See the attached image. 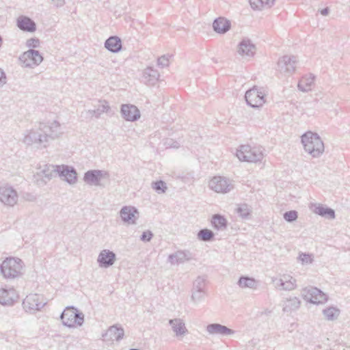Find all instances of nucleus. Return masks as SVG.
<instances>
[{"label": "nucleus", "mask_w": 350, "mask_h": 350, "mask_svg": "<svg viewBox=\"0 0 350 350\" xmlns=\"http://www.w3.org/2000/svg\"><path fill=\"white\" fill-rule=\"evenodd\" d=\"M62 134L61 125L56 121L40 123L38 128L27 131L23 142L27 146H36L38 148H46L49 142Z\"/></svg>", "instance_id": "obj_1"}, {"label": "nucleus", "mask_w": 350, "mask_h": 350, "mask_svg": "<svg viewBox=\"0 0 350 350\" xmlns=\"http://www.w3.org/2000/svg\"><path fill=\"white\" fill-rule=\"evenodd\" d=\"M301 142L305 152L312 158H319L324 152V144L320 136L316 133L306 132L301 137Z\"/></svg>", "instance_id": "obj_2"}, {"label": "nucleus", "mask_w": 350, "mask_h": 350, "mask_svg": "<svg viewBox=\"0 0 350 350\" xmlns=\"http://www.w3.org/2000/svg\"><path fill=\"white\" fill-rule=\"evenodd\" d=\"M24 264L21 259L6 258L0 265L1 273L6 279H14L23 274Z\"/></svg>", "instance_id": "obj_3"}, {"label": "nucleus", "mask_w": 350, "mask_h": 350, "mask_svg": "<svg viewBox=\"0 0 350 350\" xmlns=\"http://www.w3.org/2000/svg\"><path fill=\"white\" fill-rule=\"evenodd\" d=\"M236 156L241 161L260 162L264 158L263 148L262 147H252L250 145H241L237 149Z\"/></svg>", "instance_id": "obj_4"}, {"label": "nucleus", "mask_w": 350, "mask_h": 350, "mask_svg": "<svg viewBox=\"0 0 350 350\" xmlns=\"http://www.w3.org/2000/svg\"><path fill=\"white\" fill-rule=\"evenodd\" d=\"M60 319L62 324L68 327L81 326L84 322V314L74 306H68L62 312Z\"/></svg>", "instance_id": "obj_5"}, {"label": "nucleus", "mask_w": 350, "mask_h": 350, "mask_svg": "<svg viewBox=\"0 0 350 350\" xmlns=\"http://www.w3.org/2000/svg\"><path fill=\"white\" fill-rule=\"evenodd\" d=\"M267 95V91L264 88L254 86L245 92V98L248 105L258 108L265 103Z\"/></svg>", "instance_id": "obj_6"}, {"label": "nucleus", "mask_w": 350, "mask_h": 350, "mask_svg": "<svg viewBox=\"0 0 350 350\" xmlns=\"http://www.w3.org/2000/svg\"><path fill=\"white\" fill-rule=\"evenodd\" d=\"M301 295L304 300L314 304H323L327 301V295L314 286H308L303 288Z\"/></svg>", "instance_id": "obj_7"}, {"label": "nucleus", "mask_w": 350, "mask_h": 350, "mask_svg": "<svg viewBox=\"0 0 350 350\" xmlns=\"http://www.w3.org/2000/svg\"><path fill=\"white\" fill-rule=\"evenodd\" d=\"M209 188L216 193H226L234 188L232 181L224 176H214L208 183Z\"/></svg>", "instance_id": "obj_8"}, {"label": "nucleus", "mask_w": 350, "mask_h": 350, "mask_svg": "<svg viewBox=\"0 0 350 350\" xmlns=\"http://www.w3.org/2000/svg\"><path fill=\"white\" fill-rule=\"evenodd\" d=\"M108 172L100 170H91L87 171L83 176L84 182L91 186L104 187L102 180L109 179Z\"/></svg>", "instance_id": "obj_9"}, {"label": "nucleus", "mask_w": 350, "mask_h": 350, "mask_svg": "<svg viewBox=\"0 0 350 350\" xmlns=\"http://www.w3.org/2000/svg\"><path fill=\"white\" fill-rule=\"evenodd\" d=\"M19 60L22 66L25 68H33L41 64L43 61V57L38 51L29 49L24 52L19 57Z\"/></svg>", "instance_id": "obj_10"}, {"label": "nucleus", "mask_w": 350, "mask_h": 350, "mask_svg": "<svg viewBox=\"0 0 350 350\" xmlns=\"http://www.w3.org/2000/svg\"><path fill=\"white\" fill-rule=\"evenodd\" d=\"M297 63L295 56L284 55L278 59V70L284 75H292L295 71Z\"/></svg>", "instance_id": "obj_11"}, {"label": "nucleus", "mask_w": 350, "mask_h": 350, "mask_svg": "<svg viewBox=\"0 0 350 350\" xmlns=\"http://www.w3.org/2000/svg\"><path fill=\"white\" fill-rule=\"evenodd\" d=\"M275 287L280 291H293L297 288V280L289 274H283L280 278H273L271 280Z\"/></svg>", "instance_id": "obj_12"}, {"label": "nucleus", "mask_w": 350, "mask_h": 350, "mask_svg": "<svg viewBox=\"0 0 350 350\" xmlns=\"http://www.w3.org/2000/svg\"><path fill=\"white\" fill-rule=\"evenodd\" d=\"M18 201V194L9 185L0 186V202L7 206H13Z\"/></svg>", "instance_id": "obj_13"}, {"label": "nucleus", "mask_w": 350, "mask_h": 350, "mask_svg": "<svg viewBox=\"0 0 350 350\" xmlns=\"http://www.w3.org/2000/svg\"><path fill=\"white\" fill-rule=\"evenodd\" d=\"M44 304L42 297L38 294H29L23 301L24 309L29 312L39 310Z\"/></svg>", "instance_id": "obj_14"}, {"label": "nucleus", "mask_w": 350, "mask_h": 350, "mask_svg": "<svg viewBox=\"0 0 350 350\" xmlns=\"http://www.w3.org/2000/svg\"><path fill=\"white\" fill-rule=\"evenodd\" d=\"M120 113L126 121L129 122L137 121L141 116L139 109L131 104H122L120 108Z\"/></svg>", "instance_id": "obj_15"}, {"label": "nucleus", "mask_w": 350, "mask_h": 350, "mask_svg": "<svg viewBox=\"0 0 350 350\" xmlns=\"http://www.w3.org/2000/svg\"><path fill=\"white\" fill-rule=\"evenodd\" d=\"M57 174L59 177L70 185H73L77 182V172L74 167L68 165H57Z\"/></svg>", "instance_id": "obj_16"}, {"label": "nucleus", "mask_w": 350, "mask_h": 350, "mask_svg": "<svg viewBox=\"0 0 350 350\" xmlns=\"http://www.w3.org/2000/svg\"><path fill=\"white\" fill-rule=\"evenodd\" d=\"M256 46L248 38H243L238 45V53L243 58H251L256 53Z\"/></svg>", "instance_id": "obj_17"}, {"label": "nucleus", "mask_w": 350, "mask_h": 350, "mask_svg": "<svg viewBox=\"0 0 350 350\" xmlns=\"http://www.w3.org/2000/svg\"><path fill=\"white\" fill-rule=\"evenodd\" d=\"M116 260V254L106 249L101 250L97 258V262L101 268H108L112 266Z\"/></svg>", "instance_id": "obj_18"}, {"label": "nucleus", "mask_w": 350, "mask_h": 350, "mask_svg": "<svg viewBox=\"0 0 350 350\" xmlns=\"http://www.w3.org/2000/svg\"><path fill=\"white\" fill-rule=\"evenodd\" d=\"M124 335V330L121 325L118 324L110 326L106 332L102 335L104 340L106 341H120Z\"/></svg>", "instance_id": "obj_19"}, {"label": "nucleus", "mask_w": 350, "mask_h": 350, "mask_svg": "<svg viewBox=\"0 0 350 350\" xmlns=\"http://www.w3.org/2000/svg\"><path fill=\"white\" fill-rule=\"evenodd\" d=\"M122 220L128 224H135L138 215L137 209L132 206H124L120 211Z\"/></svg>", "instance_id": "obj_20"}, {"label": "nucleus", "mask_w": 350, "mask_h": 350, "mask_svg": "<svg viewBox=\"0 0 350 350\" xmlns=\"http://www.w3.org/2000/svg\"><path fill=\"white\" fill-rule=\"evenodd\" d=\"M206 331L210 335H218L221 336H231L235 332L233 329L219 323L208 324L206 327Z\"/></svg>", "instance_id": "obj_21"}, {"label": "nucleus", "mask_w": 350, "mask_h": 350, "mask_svg": "<svg viewBox=\"0 0 350 350\" xmlns=\"http://www.w3.org/2000/svg\"><path fill=\"white\" fill-rule=\"evenodd\" d=\"M18 296L14 288L8 289L0 288V304L3 306H11L16 301Z\"/></svg>", "instance_id": "obj_22"}, {"label": "nucleus", "mask_w": 350, "mask_h": 350, "mask_svg": "<svg viewBox=\"0 0 350 350\" xmlns=\"http://www.w3.org/2000/svg\"><path fill=\"white\" fill-rule=\"evenodd\" d=\"M169 324L171 325L175 336L178 338H183L188 332L185 323L182 319L176 318L170 319Z\"/></svg>", "instance_id": "obj_23"}, {"label": "nucleus", "mask_w": 350, "mask_h": 350, "mask_svg": "<svg viewBox=\"0 0 350 350\" xmlns=\"http://www.w3.org/2000/svg\"><path fill=\"white\" fill-rule=\"evenodd\" d=\"M16 26L23 31L32 33L36 30V23L29 17L23 15L17 18Z\"/></svg>", "instance_id": "obj_24"}, {"label": "nucleus", "mask_w": 350, "mask_h": 350, "mask_svg": "<svg viewBox=\"0 0 350 350\" xmlns=\"http://www.w3.org/2000/svg\"><path fill=\"white\" fill-rule=\"evenodd\" d=\"M213 30L219 34H224L231 28V23L224 17H219L213 23Z\"/></svg>", "instance_id": "obj_25"}, {"label": "nucleus", "mask_w": 350, "mask_h": 350, "mask_svg": "<svg viewBox=\"0 0 350 350\" xmlns=\"http://www.w3.org/2000/svg\"><path fill=\"white\" fill-rule=\"evenodd\" d=\"M301 301L297 297H289L282 301V311L284 313H291L298 310L300 307Z\"/></svg>", "instance_id": "obj_26"}, {"label": "nucleus", "mask_w": 350, "mask_h": 350, "mask_svg": "<svg viewBox=\"0 0 350 350\" xmlns=\"http://www.w3.org/2000/svg\"><path fill=\"white\" fill-rule=\"evenodd\" d=\"M104 46L109 51L117 53L122 50V40L118 36H112L105 40Z\"/></svg>", "instance_id": "obj_27"}, {"label": "nucleus", "mask_w": 350, "mask_h": 350, "mask_svg": "<svg viewBox=\"0 0 350 350\" xmlns=\"http://www.w3.org/2000/svg\"><path fill=\"white\" fill-rule=\"evenodd\" d=\"M57 165H45L44 168L37 172V176L40 177L44 183L52 179L57 174Z\"/></svg>", "instance_id": "obj_28"}, {"label": "nucleus", "mask_w": 350, "mask_h": 350, "mask_svg": "<svg viewBox=\"0 0 350 350\" xmlns=\"http://www.w3.org/2000/svg\"><path fill=\"white\" fill-rule=\"evenodd\" d=\"M159 72L152 67H147L143 72V80L145 83L153 85L159 80Z\"/></svg>", "instance_id": "obj_29"}, {"label": "nucleus", "mask_w": 350, "mask_h": 350, "mask_svg": "<svg viewBox=\"0 0 350 350\" xmlns=\"http://www.w3.org/2000/svg\"><path fill=\"white\" fill-rule=\"evenodd\" d=\"M314 206L313 213L315 214L329 219H335L336 215L334 209L321 204H314Z\"/></svg>", "instance_id": "obj_30"}, {"label": "nucleus", "mask_w": 350, "mask_h": 350, "mask_svg": "<svg viewBox=\"0 0 350 350\" xmlns=\"http://www.w3.org/2000/svg\"><path fill=\"white\" fill-rule=\"evenodd\" d=\"M314 79L315 76L312 74L303 77L298 83V89L304 92L310 91L314 86Z\"/></svg>", "instance_id": "obj_31"}, {"label": "nucleus", "mask_w": 350, "mask_h": 350, "mask_svg": "<svg viewBox=\"0 0 350 350\" xmlns=\"http://www.w3.org/2000/svg\"><path fill=\"white\" fill-rule=\"evenodd\" d=\"M237 284L241 288L256 289L258 286V282L253 278L248 276H241L238 280Z\"/></svg>", "instance_id": "obj_32"}, {"label": "nucleus", "mask_w": 350, "mask_h": 350, "mask_svg": "<svg viewBox=\"0 0 350 350\" xmlns=\"http://www.w3.org/2000/svg\"><path fill=\"white\" fill-rule=\"evenodd\" d=\"M251 7L254 10H262L273 6L275 0H249Z\"/></svg>", "instance_id": "obj_33"}, {"label": "nucleus", "mask_w": 350, "mask_h": 350, "mask_svg": "<svg viewBox=\"0 0 350 350\" xmlns=\"http://www.w3.org/2000/svg\"><path fill=\"white\" fill-rule=\"evenodd\" d=\"M211 223L217 230H224L227 226V220L224 216L215 214L213 216Z\"/></svg>", "instance_id": "obj_34"}, {"label": "nucleus", "mask_w": 350, "mask_h": 350, "mask_svg": "<svg viewBox=\"0 0 350 350\" xmlns=\"http://www.w3.org/2000/svg\"><path fill=\"white\" fill-rule=\"evenodd\" d=\"M325 318L328 321H334L340 314V310L335 307H329L323 310Z\"/></svg>", "instance_id": "obj_35"}, {"label": "nucleus", "mask_w": 350, "mask_h": 350, "mask_svg": "<svg viewBox=\"0 0 350 350\" xmlns=\"http://www.w3.org/2000/svg\"><path fill=\"white\" fill-rule=\"evenodd\" d=\"M237 213L243 219H247L252 213V209L247 204H241L237 208Z\"/></svg>", "instance_id": "obj_36"}, {"label": "nucleus", "mask_w": 350, "mask_h": 350, "mask_svg": "<svg viewBox=\"0 0 350 350\" xmlns=\"http://www.w3.org/2000/svg\"><path fill=\"white\" fill-rule=\"evenodd\" d=\"M198 239L202 241H211L214 238V233L212 230L204 228L200 230L197 234Z\"/></svg>", "instance_id": "obj_37"}, {"label": "nucleus", "mask_w": 350, "mask_h": 350, "mask_svg": "<svg viewBox=\"0 0 350 350\" xmlns=\"http://www.w3.org/2000/svg\"><path fill=\"white\" fill-rule=\"evenodd\" d=\"M95 107L97 110V113H99L100 116L103 113H109L111 111V107L105 100H99L98 105L95 106Z\"/></svg>", "instance_id": "obj_38"}, {"label": "nucleus", "mask_w": 350, "mask_h": 350, "mask_svg": "<svg viewBox=\"0 0 350 350\" xmlns=\"http://www.w3.org/2000/svg\"><path fill=\"white\" fill-rule=\"evenodd\" d=\"M206 280L204 276H198L193 282L192 291H205Z\"/></svg>", "instance_id": "obj_39"}, {"label": "nucleus", "mask_w": 350, "mask_h": 350, "mask_svg": "<svg viewBox=\"0 0 350 350\" xmlns=\"http://www.w3.org/2000/svg\"><path fill=\"white\" fill-rule=\"evenodd\" d=\"M152 187L158 193H163L166 191L167 187L166 183L163 180H158L152 183Z\"/></svg>", "instance_id": "obj_40"}, {"label": "nucleus", "mask_w": 350, "mask_h": 350, "mask_svg": "<svg viewBox=\"0 0 350 350\" xmlns=\"http://www.w3.org/2000/svg\"><path fill=\"white\" fill-rule=\"evenodd\" d=\"M205 295V291H192L191 298L194 304H198L204 299Z\"/></svg>", "instance_id": "obj_41"}, {"label": "nucleus", "mask_w": 350, "mask_h": 350, "mask_svg": "<svg viewBox=\"0 0 350 350\" xmlns=\"http://www.w3.org/2000/svg\"><path fill=\"white\" fill-rule=\"evenodd\" d=\"M175 257L177 258L178 264L183 263L191 258L190 254L183 251H178L175 252Z\"/></svg>", "instance_id": "obj_42"}, {"label": "nucleus", "mask_w": 350, "mask_h": 350, "mask_svg": "<svg viewBox=\"0 0 350 350\" xmlns=\"http://www.w3.org/2000/svg\"><path fill=\"white\" fill-rule=\"evenodd\" d=\"M284 219L288 222L295 221L298 217V213L296 211H286L284 213Z\"/></svg>", "instance_id": "obj_43"}, {"label": "nucleus", "mask_w": 350, "mask_h": 350, "mask_svg": "<svg viewBox=\"0 0 350 350\" xmlns=\"http://www.w3.org/2000/svg\"><path fill=\"white\" fill-rule=\"evenodd\" d=\"M299 260L301 262L303 265L311 264L313 261L312 255L306 253L300 254L299 256Z\"/></svg>", "instance_id": "obj_44"}, {"label": "nucleus", "mask_w": 350, "mask_h": 350, "mask_svg": "<svg viewBox=\"0 0 350 350\" xmlns=\"http://www.w3.org/2000/svg\"><path fill=\"white\" fill-rule=\"evenodd\" d=\"M164 146H165L166 148H178L180 147V144L178 142L170 138L165 139Z\"/></svg>", "instance_id": "obj_45"}, {"label": "nucleus", "mask_w": 350, "mask_h": 350, "mask_svg": "<svg viewBox=\"0 0 350 350\" xmlns=\"http://www.w3.org/2000/svg\"><path fill=\"white\" fill-rule=\"evenodd\" d=\"M39 44L40 40L38 38H30L26 42V46L29 48H37Z\"/></svg>", "instance_id": "obj_46"}, {"label": "nucleus", "mask_w": 350, "mask_h": 350, "mask_svg": "<svg viewBox=\"0 0 350 350\" xmlns=\"http://www.w3.org/2000/svg\"><path fill=\"white\" fill-rule=\"evenodd\" d=\"M153 237V234L151 231L147 230L142 233L140 237V239L142 241H150Z\"/></svg>", "instance_id": "obj_47"}, {"label": "nucleus", "mask_w": 350, "mask_h": 350, "mask_svg": "<svg viewBox=\"0 0 350 350\" xmlns=\"http://www.w3.org/2000/svg\"><path fill=\"white\" fill-rule=\"evenodd\" d=\"M157 64L161 67L167 66L169 64V59L165 55H163L158 58Z\"/></svg>", "instance_id": "obj_48"}, {"label": "nucleus", "mask_w": 350, "mask_h": 350, "mask_svg": "<svg viewBox=\"0 0 350 350\" xmlns=\"http://www.w3.org/2000/svg\"><path fill=\"white\" fill-rule=\"evenodd\" d=\"M7 83V77L5 72L0 68V88H2Z\"/></svg>", "instance_id": "obj_49"}, {"label": "nucleus", "mask_w": 350, "mask_h": 350, "mask_svg": "<svg viewBox=\"0 0 350 350\" xmlns=\"http://www.w3.org/2000/svg\"><path fill=\"white\" fill-rule=\"evenodd\" d=\"M87 113L92 117H94L95 118H99L100 117L99 113H97L96 109H89L87 111Z\"/></svg>", "instance_id": "obj_50"}, {"label": "nucleus", "mask_w": 350, "mask_h": 350, "mask_svg": "<svg viewBox=\"0 0 350 350\" xmlns=\"http://www.w3.org/2000/svg\"><path fill=\"white\" fill-rule=\"evenodd\" d=\"M168 262L171 265L178 264L177 258L175 257V253L169 255Z\"/></svg>", "instance_id": "obj_51"}, {"label": "nucleus", "mask_w": 350, "mask_h": 350, "mask_svg": "<svg viewBox=\"0 0 350 350\" xmlns=\"http://www.w3.org/2000/svg\"><path fill=\"white\" fill-rule=\"evenodd\" d=\"M57 7H62L66 3V0H51Z\"/></svg>", "instance_id": "obj_52"}, {"label": "nucleus", "mask_w": 350, "mask_h": 350, "mask_svg": "<svg viewBox=\"0 0 350 350\" xmlns=\"http://www.w3.org/2000/svg\"><path fill=\"white\" fill-rule=\"evenodd\" d=\"M329 8H325L324 9H322L320 12L323 16H327L329 14Z\"/></svg>", "instance_id": "obj_53"}]
</instances>
